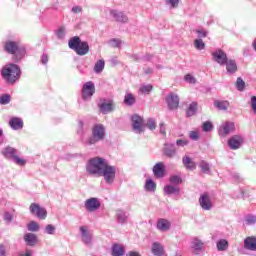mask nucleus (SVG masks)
Returning a JSON list of instances; mask_svg holds the SVG:
<instances>
[{
	"instance_id": "43",
	"label": "nucleus",
	"mask_w": 256,
	"mask_h": 256,
	"mask_svg": "<svg viewBox=\"0 0 256 256\" xmlns=\"http://www.w3.org/2000/svg\"><path fill=\"white\" fill-rule=\"evenodd\" d=\"M11 103V95L5 94L0 96V105H9Z\"/></svg>"
},
{
	"instance_id": "60",
	"label": "nucleus",
	"mask_w": 256,
	"mask_h": 256,
	"mask_svg": "<svg viewBox=\"0 0 256 256\" xmlns=\"http://www.w3.org/2000/svg\"><path fill=\"white\" fill-rule=\"evenodd\" d=\"M82 10V7H80L79 5H75L74 7H72L73 13H81Z\"/></svg>"
},
{
	"instance_id": "52",
	"label": "nucleus",
	"mask_w": 256,
	"mask_h": 256,
	"mask_svg": "<svg viewBox=\"0 0 256 256\" xmlns=\"http://www.w3.org/2000/svg\"><path fill=\"white\" fill-rule=\"evenodd\" d=\"M177 146H186L188 144V140L185 138H179L176 140Z\"/></svg>"
},
{
	"instance_id": "38",
	"label": "nucleus",
	"mask_w": 256,
	"mask_h": 256,
	"mask_svg": "<svg viewBox=\"0 0 256 256\" xmlns=\"http://www.w3.org/2000/svg\"><path fill=\"white\" fill-rule=\"evenodd\" d=\"M56 230H57V228L55 226H53V224H47L44 232H45V234H48L49 236H54Z\"/></svg>"
},
{
	"instance_id": "22",
	"label": "nucleus",
	"mask_w": 256,
	"mask_h": 256,
	"mask_svg": "<svg viewBox=\"0 0 256 256\" xmlns=\"http://www.w3.org/2000/svg\"><path fill=\"white\" fill-rule=\"evenodd\" d=\"M226 71L227 73L233 75L238 71V65L234 59H228L226 55Z\"/></svg>"
},
{
	"instance_id": "4",
	"label": "nucleus",
	"mask_w": 256,
	"mask_h": 256,
	"mask_svg": "<svg viewBox=\"0 0 256 256\" xmlns=\"http://www.w3.org/2000/svg\"><path fill=\"white\" fill-rule=\"evenodd\" d=\"M117 166L109 164L106 158H103V178L106 184L112 185L116 180Z\"/></svg>"
},
{
	"instance_id": "37",
	"label": "nucleus",
	"mask_w": 256,
	"mask_h": 256,
	"mask_svg": "<svg viewBox=\"0 0 256 256\" xmlns=\"http://www.w3.org/2000/svg\"><path fill=\"white\" fill-rule=\"evenodd\" d=\"M124 103L125 105H128V107H131V105H134V103H136V98L131 93H128L127 95H125Z\"/></svg>"
},
{
	"instance_id": "35",
	"label": "nucleus",
	"mask_w": 256,
	"mask_h": 256,
	"mask_svg": "<svg viewBox=\"0 0 256 256\" xmlns=\"http://www.w3.org/2000/svg\"><path fill=\"white\" fill-rule=\"evenodd\" d=\"M116 216L120 224H125V222H127L128 216L125 212H123V210H117Z\"/></svg>"
},
{
	"instance_id": "1",
	"label": "nucleus",
	"mask_w": 256,
	"mask_h": 256,
	"mask_svg": "<svg viewBox=\"0 0 256 256\" xmlns=\"http://www.w3.org/2000/svg\"><path fill=\"white\" fill-rule=\"evenodd\" d=\"M86 173L88 176H103L104 174V158L101 156H94L86 162Z\"/></svg>"
},
{
	"instance_id": "63",
	"label": "nucleus",
	"mask_w": 256,
	"mask_h": 256,
	"mask_svg": "<svg viewBox=\"0 0 256 256\" xmlns=\"http://www.w3.org/2000/svg\"><path fill=\"white\" fill-rule=\"evenodd\" d=\"M126 256H142L140 252H128Z\"/></svg>"
},
{
	"instance_id": "40",
	"label": "nucleus",
	"mask_w": 256,
	"mask_h": 256,
	"mask_svg": "<svg viewBox=\"0 0 256 256\" xmlns=\"http://www.w3.org/2000/svg\"><path fill=\"white\" fill-rule=\"evenodd\" d=\"M203 245V242H201V240L198 238H195V240L192 241V247L195 249V251H201Z\"/></svg>"
},
{
	"instance_id": "2",
	"label": "nucleus",
	"mask_w": 256,
	"mask_h": 256,
	"mask_svg": "<svg viewBox=\"0 0 256 256\" xmlns=\"http://www.w3.org/2000/svg\"><path fill=\"white\" fill-rule=\"evenodd\" d=\"M1 75L8 85H14L21 77V69L18 65L10 63L3 67Z\"/></svg>"
},
{
	"instance_id": "34",
	"label": "nucleus",
	"mask_w": 256,
	"mask_h": 256,
	"mask_svg": "<svg viewBox=\"0 0 256 256\" xmlns=\"http://www.w3.org/2000/svg\"><path fill=\"white\" fill-rule=\"evenodd\" d=\"M228 247V240H218V242L216 243V248L218 249V251H227Z\"/></svg>"
},
{
	"instance_id": "44",
	"label": "nucleus",
	"mask_w": 256,
	"mask_h": 256,
	"mask_svg": "<svg viewBox=\"0 0 256 256\" xmlns=\"http://www.w3.org/2000/svg\"><path fill=\"white\" fill-rule=\"evenodd\" d=\"M194 46L196 47V49H198L199 51H202L203 49H205L206 45L203 41V39H195L194 41Z\"/></svg>"
},
{
	"instance_id": "45",
	"label": "nucleus",
	"mask_w": 256,
	"mask_h": 256,
	"mask_svg": "<svg viewBox=\"0 0 256 256\" xmlns=\"http://www.w3.org/2000/svg\"><path fill=\"white\" fill-rule=\"evenodd\" d=\"M236 89L238 91H244V89H245V81H243V79L241 77H238V79L236 81Z\"/></svg>"
},
{
	"instance_id": "23",
	"label": "nucleus",
	"mask_w": 256,
	"mask_h": 256,
	"mask_svg": "<svg viewBox=\"0 0 256 256\" xmlns=\"http://www.w3.org/2000/svg\"><path fill=\"white\" fill-rule=\"evenodd\" d=\"M9 124L13 130H20L24 126L23 119L17 116L10 118Z\"/></svg>"
},
{
	"instance_id": "14",
	"label": "nucleus",
	"mask_w": 256,
	"mask_h": 256,
	"mask_svg": "<svg viewBox=\"0 0 256 256\" xmlns=\"http://www.w3.org/2000/svg\"><path fill=\"white\" fill-rule=\"evenodd\" d=\"M242 144H244V136L241 134H234V136L228 139V146H230L232 150L241 148Z\"/></svg>"
},
{
	"instance_id": "19",
	"label": "nucleus",
	"mask_w": 256,
	"mask_h": 256,
	"mask_svg": "<svg viewBox=\"0 0 256 256\" xmlns=\"http://www.w3.org/2000/svg\"><path fill=\"white\" fill-rule=\"evenodd\" d=\"M152 172L156 178H163L165 176V164L164 162H157L152 168Z\"/></svg>"
},
{
	"instance_id": "13",
	"label": "nucleus",
	"mask_w": 256,
	"mask_h": 256,
	"mask_svg": "<svg viewBox=\"0 0 256 256\" xmlns=\"http://www.w3.org/2000/svg\"><path fill=\"white\" fill-rule=\"evenodd\" d=\"M84 208H86L87 212H97L101 208V202L99 198H88L84 202Z\"/></svg>"
},
{
	"instance_id": "49",
	"label": "nucleus",
	"mask_w": 256,
	"mask_h": 256,
	"mask_svg": "<svg viewBox=\"0 0 256 256\" xmlns=\"http://www.w3.org/2000/svg\"><path fill=\"white\" fill-rule=\"evenodd\" d=\"M122 43L123 42L121 41V39H110L109 40V45L111 47H121Z\"/></svg>"
},
{
	"instance_id": "30",
	"label": "nucleus",
	"mask_w": 256,
	"mask_h": 256,
	"mask_svg": "<svg viewBox=\"0 0 256 256\" xmlns=\"http://www.w3.org/2000/svg\"><path fill=\"white\" fill-rule=\"evenodd\" d=\"M183 164L187 170H195L197 168V164L189 156L183 157Z\"/></svg>"
},
{
	"instance_id": "39",
	"label": "nucleus",
	"mask_w": 256,
	"mask_h": 256,
	"mask_svg": "<svg viewBox=\"0 0 256 256\" xmlns=\"http://www.w3.org/2000/svg\"><path fill=\"white\" fill-rule=\"evenodd\" d=\"M170 182H172V184L174 186H179V184H182V178L181 176H178L177 174H173L172 176H170Z\"/></svg>"
},
{
	"instance_id": "47",
	"label": "nucleus",
	"mask_w": 256,
	"mask_h": 256,
	"mask_svg": "<svg viewBox=\"0 0 256 256\" xmlns=\"http://www.w3.org/2000/svg\"><path fill=\"white\" fill-rule=\"evenodd\" d=\"M245 224L247 226H253L254 224H256V216H246Z\"/></svg>"
},
{
	"instance_id": "15",
	"label": "nucleus",
	"mask_w": 256,
	"mask_h": 256,
	"mask_svg": "<svg viewBox=\"0 0 256 256\" xmlns=\"http://www.w3.org/2000/svg\"><path fill=\"white\" fill-rule=\"evenodd\" d=\"M213 60L219 65H226L227 62V53L223 49H216L212 52Z\"/></svg>"
},
{
	"instance_id": "46",
	"label": "nucleus",
	"mask_w": 256,
	"mask_h": 256,
	"mask_svg": "<svg viewBox=\"0 0 256 256\" xmlns=\"http://www.w3.org/2000/svg\"><path fill=\"white\" fill-rule=\"evenodd\" d=\"M152 89H153L152 85H142V87H140V92L143 93L144 95H149Z\"/></svg>"
},
{
	"instance_id": "54",
	"label": "nucleus",
	"mask_w": 256,
	"mask_h": 256,
	"mask_svg": "<svg viewBox=\"0 0 256 256\" xmlns=\"http://www.w3.org/2000/svg\"><path fill=\"white\" fill-rule=\"evenodd\" d=\"M15 162L16 164H20V166H24L26 164V160L20 158L17 154H15Z\"/></svg>"
},
{
	"instance_id": "62",
	"label": "nucleus",
	"mask_w": 256,
	"mask_h": 256,
	"mask_svg": "<svg viewBox=\"0 0 256 256\" xmlns=\"http://www.w3.org/2000/svg\"><path fill=\"white\" fill-rule=\"evenodd\" d=\"M6 255V248L3 246V244L0 245V256Z\"/></svg>"
},
{
	"instance_id": "28",
	"label": "nucleus",
	"mask_w": 256,
	"mask_h": 256,
	"mask_svg": "<svg viewBox=\"0 0 256 256\" xmlns=\"http://www.w3.org/2000/svg\"><path fill=\"white\" fill-rule=\"evenodd\" d=\"M112 255L113 256L125 255V248H124L123 244H113Z\"/></svg>"
},
{
	"instance_id": "58",
	"label": "nucleus",
	"mask_w": 256,
	"mask_h": 256,
	"mask_svg": "<svg viewBox=\"0 0 256 256\" xmlns=\"http://www.w3.org/2000/svg\"><path fill=\"white\" fill-rule=\"evenodd\" d=\"M166 3L171 5V7H178L179 5V0H166Z\"/></svg>"
},
{
	"instance_id": "16",
	"label": "nucleus",
	"mask_w": 256,
	"mask_h": 256,
	"mask_svg": "<svg viewBox=\"0 0 256 256\" xmlns=\"http://www.w3.org/2000/svg\"><path fill=\"white\" fill-rule=\"evenodd\" d=\"M79 232H80V236L82 238L83 243H85V245H91L93 237L91 232H89L88 227L81 226L79 228Z\"/></svg>"
},
{
	"instance_id": "50",
	"label": "nucleus",
	"mask_w": 256,
	"mask_h": 256,
	"mask_svg": "<svg viewBox=\"0 0 256 256\" xmlns=\"http://www.w3.org/2000/svg\"><path fill=\"white\" fill-rule=\"evenodd\" d=\"M186 83H190L191 85H195L197 83V79L191 74L185 75L184 77Z\"/></svg>"
},
{
	"instance_id": "20",
	"label": "nucleus",
	"mask_w": 256,
	"mask_h": 256,
	"mask_svg": "<svg viewBox=\"0 0 256 256\" xmlns=\"http://www.w3.org/2000/svg\"><path fill=\"white\" fill-rule=\"evenodd\" d=\"M181 192L180 187L179 186H174V184L172 182H170V184H166V186H164V194H166L167 196H172L174 195H179Z\"/></svg>"
},
{
	"instance_id": "5",
	"label": "nucleus",
	"mask_w": 256,
	"mask_h": 256,
	"mask_svg": "<svg viewBox=\"0 0 256 256\" xmlns=\"http://www.w3.org/2000/svg\"><path fill=\"white\" fill-rule=\"evenodd\" d=\"M69 48L73 49L77 55H87L89 45L86 41H81L80 37H71L68 42Z\"/></svg>"
},
{
	"instance_id": "57",
	"label": "nucleus",
	"mask_w": 256,
	"mask_h": 256,
	"mask_svg": "<svg viewBox=\"0 0 256 256\" xmlns=\"http://www.w3.org/2000/svg\"><path fill=\"white\" fill-rule=\"evenodd\" d=\"M4 220H5L6 222H12V220H13L12 214H10V212H5V214H4Z\"/></svg>"
},
{
	"instance_id": "36",
	"label": "nucleus",
	"mask_w": 256,
	"mask_h": 256,
	"mask_svg": "<svg viewBox=\"0 0 256 256\" xmlns=\"http://www.w3.org/2000/svg\"><path fill=\"white\" fill-rule=\"evenodd\" d=\"M199 166H200L202 172H204V174H210L211 166H210L209 162H207L206 160H201Z\"/></svg>"
},
{
	"instance_id": "18",
	"label": "nucleus",
	"mask_w": 256,
	"mask_h": 256,
	"mask_svg": "<svg viewBox=\"0 0 256 256\" xmlns=\"http://www.w3.org/2000/svg\"><path fill=\"white\" fill-rule=\"evenodd\" d=\"M171 226L172 224L170 220H167L165 218H159L156 222V229L159 232H169V230H171Z\"/></svg>"
},
{
	"instance_id": "6",
	"label": "nucleus",
	"mask_w": 256,
	"mask_h": 256,
	"mask_svg": "<svg viewBox=\"0 0 256 256\" xmlns=\"http://www.w3.org/2000/svg\"><path fill=\"white\" fill-rule=\"evenodd\" d=\"M106 136V128L104 124H94L92 127V135L86 140V144H97L101 140H104Z\"/></svg>"
},
{
	"instance_id": "29",
	"label": "nucleus",
	"mask_w": 256,
	"mask_h": 256,
	"mask_svg": "<svg viewBox=\"0 0 256 256\" xmlns=\"http://www.w3.org/2000/svg\"><path fill=\"white\" fill-rule=\"evenodd\" d=\"M24 240L27 245H31V247H33V245H36L38 238L36 234H32L31 232H29L28 234H25Z\"/></svg>"
},
{
	"instance_id": "51",
	"label": "nucleus",
	"mask_w": 256,
	"mask_h": 256,
	"mask_svg": "<svg viewBox=\"0 0 256 256\" xmlns=\"http://www.w3.org/2000/svg\"><path fill=\"white\" fill-rule=\"evenodd\" d=\"M212 128H213V124L209 120H207L206 122L203 123V130L205 132H210L212 130Z\"/></svg>"
},
{
	"instance_id": "24",
	"label": "nucleus",
	"mask_w": 256,
	"mask_h": 256,
	"mask_svg": "<svg viewBox=\"0 0 256 256\" xmlns=\"http://www.w3.org/2000/svg\"><path fill=\"white\" fill-rule=\"evenodd\" d=\"M244 248L249 251H256V238L254 236H249L244 240Z\"/></svg>"
},
{
	"instance_id": "25",
	"label": "nucleus",
	"mask_w": 256,
	"mask_h": 256,
	"mask_svg": "<svg viewBox=\"0 0 256 256\" xmlns=\"http://www.w3.org/2000/svg\"><path fill=\"white\" fill-rule=\"evenodd\" d=\"M114 109L115 104L112 102V100L110 102H102L100 104V111H102L104 114L111 113V111H114Z\"/></svg>"
},
{
	"instance_id": "21",
	"label": "nucleus",
	"mask_w": 256,
	"mask_h": 256,
	"mask_svg": "<svg viewBox=\"0 0 256 256\" xmlns=\"http://www.w3.org/2000/svg\"><path fill=\"white\" fill-rule=\"evenodd\" d=\"M163 154L167 158H174V156L177 154L175 144H164Z\"/></svg>"
},
{
	"instance_id": "7",
	"label": "nucleus",
	"mask_w": 256,
	"mask_h": 256,
	"mask_svg": "<svg viewBox=\"0 0 256 256\" xmlns=\"http://www.w3.org/2000/svg\"><path fill=\"white\" fill-rule=\"evenodd\" d=\"M199 204L202 210L210 211L214 208V202L208 192H204L200 195Z\"/></svg>"
},
{
	"instance_id": "56",
	"label": "nucleus",
	"mask_w": 256,
	"mask_h": 256,
	"mask_svg": "<svg viewBox=\"0 0 256 256\" xmlns=\"http://www.w3.org/2000/svg\"><path fill=\"white\" fill-rule=\"evenodd\" d=\"M251 109L256 114V97H251Z\"/></svg>"
},
{
	"instance_id": "12",
	"label": "nucleus",
	"mask_w": 256,
	"mask_h": 256,
	"mask_svg": "<svg viewBox=\"0 0 256 256\" xmlns=\"http://www.w3.org/2000/svg\"><path fill=\"white\" fill-rule=\"evenodd\" d=\"M110 17L118 23H127L129 21L127 13L119 11V9H110Z\"/></svg>"
},
{
	"instance_id": "27",
	"label": "nucleus",
	"mask_w": 256,
	"mask_h": 256,
	"mask_svg": "<svg viewBox=\"0 0 256 256\" xmlns=\"http://www.w3.org/2000/svg\"><path fill=\"white\" fill-rule=\"evenodd\" d=\"M151 252L156 256L164 255V248L160 242H153Z\"/></svg>"
},
{
	"instance_id": "17",
	"label": "nucleus",
	"mask_w": 256,
	"mask_h": 256,
	"mask_svg": "<svg viewBox=\"0 0 256 256\" xmlns=\"http://www.w3.org/2000/svg\"><path fill=\"white\" fill-rule=\"evenodd\" d=\"M166 103H167L169 109H171V111H174V109H178L180 99H179L178 95H175V93H170V95H168V97H166Z\"/></svg>"
},
{
	"instance_id": "41",
	"label": "nucleus",
	"mask_w": 256,
	"mask_h": 256,
	"mask_svg": "<svg viewBox=\"0 0 256 256\" xmlns=\"http://www.w3.org/2000/svg\"><path fill=\"white\" fill-rule=\"evenodd\" d=\"M27 229L29 230V232H39L40 226L37 222H30L27 225Z\"/></svg>"
},
{
	"instance_id": "59",
	"label": "nucleus",
	"mask_w": 256,
	"mask_h": 256,
	"mask_svg": "<svg viewBox=\"0 0 256 256\" xmlns=\"http://www.w3.org/2000/svg\"><path fill=\"white\" fill-rule=\"evenodd\" d=\"M160 133L166 136V126L164 122H160Z\"/></svg>"
},
{
	"instance_id": "9",
	"label": "nucleus",
	"mask_w": 256,
	"mask_h": 256,
	"mask_svg": "<svg viewBox=\"0 0 256 256\" xmlns=\"http://www.w3.org/2000/svg\"><path fill=\"white\" fill-rule=\"evenodd\" d=\"M30 213L33 216H36L40 220H45L47 218V210L45 208H42L40 204L32 203L30 205Z\"/></svg>"
},
{
	"instance_id": "53",
	"label": "nucleus",
	"mask_w": 256,
	"mask_h": 256,
	"mask_svg": "<svg viewBox=\"0 0 256 256\" xmlns=\"http://www.w3.org/2000/svg\"><path fill=\"white\" fill-rule=\"evenodd\" d=\"M189 136L192 140H198L199 139V132H197L196 130H191Z\"/></svg>"
},
{
	"instance_id": "10",
	"label": "nucleus",
	"mask_w": 256,
	"mask_h": 256,
	"mask_svg": "<svg viewBox=\"0 0 256 256\" xmlns=\"http://www.w3.org/2000/svg\"><path fill=\"white\" fill-rule=\"evenodd\" d=\"M95 93V85L92 81H88V83H84L82 87V99L84 101H89L91 97H93Z\"/></svg>"
},
{
	"instance_id": "32",
	"label": "nucleus",
	"mask_w": 256,
	"mask_h": 256,
	"mask_svg": "<svg viewBox=\"0 0 256 256\" xmlns=\"http://www.w3.org/2000/svg\"><path fill=\"white\" fill-rule=\"evenodd\" d=\"M215 107H217V109H219V111H227L228 107H229V102L228 100H216V102H214Z\"/></svg>"
},
{
	"instance_id": "33",
	"label": "nucleus",
	"mask_w": 256,
	"mask_h": 256,
	"mask_svg": "<svg viewBox=\"0 0 256 256\" xmlns=\"http://www.w3.org/2000/svg\"><path fill=\"white\" fill-rule=\"evenodd\" d=\"M105 69V61L104 59H99L94 65V72L95 73H102Z\"/></svg>"
},
{
	"instance_id": "64",
	"label": "nucleus",
	"mask_w": 256,
	"mask_h": 256,
	"mask_svg": "<svg viewBox=\"0 0 256 256\" xmlns=\"http://www.w3.org/2000/svg\"><path fill=\"white\" fill-rule=\"evenodd\" d=\"M66 31V27H64V25H61L60 27H58L57 33H65Z\"/></svg>"
},
{
	"instance_id": "48",
	"label": "nucleus",
	"mask_w": 256,
	"mask_h": 256,
	"mask_svg": "<svg viewBox=\"0 0 256 256\" xmlns=\"http://www.w3.org/2000/svg\"><path fill=\"white\" fill-rule=\"evenodd\" d=\"M147 126H148V128H150V130H155V128L157 126V122H156L155 118H148Z\"/></svg>"
},
{
	"instance_id": "3",
	"label": "nucleus",
	"mask_w": 256,
	"mask_h": 256,
	"mask_svg": "<svg viewBox=\"0 0 256 256\" xmlns=\"http://www.w3.org/2000/svg\"><path fill=\"white\" fill-rule=\"evenodd\" d=\"M5 51L11 55H14L16 57V61H20L26 55V49L24 45H21L17 41H6Z\"/></svg>"
},
{
	"instance_id": "55",
	"label": "nucleus",
	"mask_w": 256,
	"mask_h": 256,
	"mask_svg": "<svg viewBox=\"0 0 256 256\" xmlns=\"http://www.w3.org/2000/svg\"><path fill=\"white\" fill-rule=\"evenodd\" d=\"M41 63L42 65H47V63H49V55H47V53H43Z\"/></svg>"
},
{
	"instance_id": "8",
	"label": "nucleus",
	"mask_w": 256,
	"mask_h": 256,
	"mask_svg": "<svg viewBox=\"0 0 256 256\" xmlns=\"http://www.w3.org/2000/svg\"><path fill=\"white\" fill-rule=\"evenodd\" d=\"M235 128V122H232L230 120L222 122V124H220L218 128V134L219 136L222 137L228 136L229 134L235 131Z\"/></svg>"
},
{
	"instance_id": "42",
	"label": "nucleus",
	"mask_w": 256,
	"mask_h": 256,
	"mask_svg": "<svg viewBox=\"0 0 256 256\" xmlns=\"http://www.w3.org/2000/svg\"><path fill=\"white\" fill-rule=\"evenodd\" d=\"M197 111V102H191L187 110V116H193Z\"/></svg>"
},
{
	"instance_id": "31",
	"label": "nucleus",
	"mask_w": 256,
	"mask_h": 256,
	"mask_svg": "<svg viewBox=\"0 0 256 256\" xmlns=\"http://www.w3.org/2000/svg\"><path fill=\"white\" fill-rule=\"evenodd\" d=\"M156 188V182H154L152 178H148L144 184V189L146 190V192H155Z\"/></svg>"
},
{
	"instance_id": "61",
	"label": "nucleus",
	"mask_w": 256,
	"mask_h": 256,
	"mask_svg": "<svg viewBox=\"0 0 256 256\" xmlns=\"http://www.w3.org/2000/svg\"><path fill=\"white\" fill-rule=\"evenodd\" d=\"M18 256H33L32 250H26L25 252H20Z\"/></svg>"
},
{
	"instance_id": "26",
	"label": "nucleus",
	"mask_w": 256,
	"mask_h": 256,
	"mask_svg": "<svg viewBox=\"0 0 256 256\" xmlns=\"http://www.w3.org/2000/svg\"><path fill=\"white\" fill-rule=\"evenodd\" d=\"M2 154H3V156H5V158H14V160H15V157L17 154V149L13 148V146H6L2 150Z\"/></svg>"
},
{
	"instance_id": "11",
	"label": "nucleus",
	"mask_w": 256,
	"mask_h": 256,
	"mask_svg": "<svg viewBox=\"0 0 256 256\" xmlns=\"http://www.w3.org/2000/svg\"><path fill=\"white\" fill-rule=\"evenodd\" d=\"M132 120V127L133 130L137 133V134H141V132H144V118L142 116H140L139 114H133L131 117Z\"/></svg>"
}]
</instances>
